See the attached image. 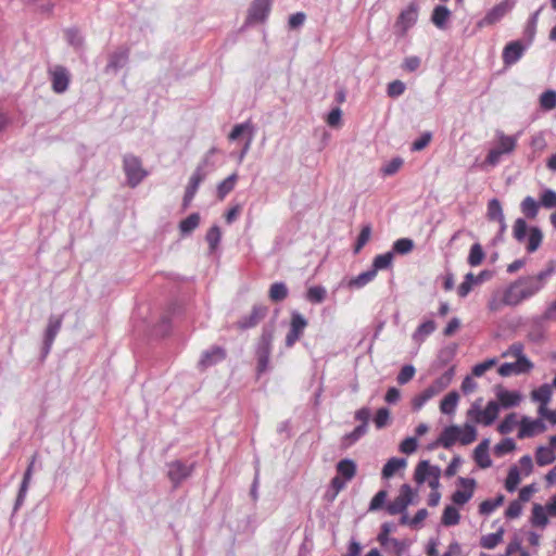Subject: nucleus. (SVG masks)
Wrapping results in <instances>:
<instances>
[{"label":"nucleus","instance_id":"1","mask_svg":"<svg viewBox=\"0 0 556 556\" xmlns=\"http://www.w3.org/2000/svg\"><path fill=\"white\" fill-rule=\"evenodd\" d=\"M534 294V288H532L528 278L521 277L511 282L504 290L493 292L489 300L488 307L491 312H497L504 306H516Z\"/></svg>","mask_w":556,"mask_h":556},{"label":"nucleus","instance_id":"2","mask_svg":"<svg viewBox=\"0 0 556 556\" xmlns=\"http://www.w3.org/2000/svg\"><path fill=\"white\" fill-rule=\"evenodd\" d=\"M274 337L275 325L273 323L263 325L261 333L257 337L253 349L254 357L256 361V379H260L265 372L271 369L270 355L273 351Z\"/></svg>","mask_w":556,"mask_h":556},{"label":"nucleus","instance_id":"3","mask_svg":"<svg viewBox=\"0 0 556 556\" xmlns=\"http://www.w3.org/2000/svg\"><path fill=\"white\" fill-rule=\"evenodd\" d=\"M482 399L475 401L467 410L468 419L484 427L491 426L500 414V405L496 401H490L484 408L481 407Z\"/></svg>","mask_w":556,"mask_h":556},{"label":"nucleus","instance_id":"4","mask_svg":"<svg viewBox=\"0 0 556 556\" xmlns=\"http://www.w3.org/2000/svg\"><path fill=\"white\" fill-rule=\"evenodd\" d=\"M123 169L130 188L139 186L149 175V172L142 167V161L134 154H125L123 157Z\"/></svg>","mask_w":556,"mask_h":556},{"label":"nucleus","instance_id":"5","mask_svg":"<svg viewBox=\"0 0 556 556\" xmlns=\"http://www.w3.org/2000/svg\"><path fill=\"white\" fill-rule=\"evenodd\" d=\"M269 307L265 304H254L251 311L241 315L235 323L233 328L240 332H244L256 328L268 315Z\"/></svg>","mask_w":556,"mask_h":556},{"label":"nucleus","instance_id":"6","mask_svg":"<svg viewBox=\"0 0 556 556\" xmlns=\"http://www.w3.org/2000/svg\"><path fill=\"white\" fill-rule=\"evenodd\" d=\"M63 323V315H50L48 324L43 333L42 346L40 351L39 361L45 362L49 355L55 337L58 336Z\"/></svg>","mask_w":556,"mask_h":556},{"label":"nucleus","instance_id":"7","mask_svg":"<svg viewBox=\"0 0 556 556\" xmlns=\"http://www.w3.org/2000/svg\"><path fill=\"white\" fill-rule=\"evenodd\" d=\"M194 463L187 465L181 459H175L167 464V477L172 482L174 490L178 489L186 479L191 477L194 470Z\"/></svg>","mask_w":556,"mask_h":556},{"label":"nucleus","instance_id":"8","mask_svg":"<svg viewBox=\"0 0 556 556\" xmlns=\"http://www.w3.org/2000/svg\"><path fill=\"white\" fill-rule=\"evenodd\" d=\"M441 470L438 466H431L428 460H421L416 466L414 479L418 484L428 481L429 486L435 490L439 486Z\"/></svg>","mask_w":556,"mask_h":556},{"label":"nucleus","instance_id":"9","mask_svg":"<svg viewBox=\"0 0 556 556\" xmlns=\"http://www.w3.org/2000/svg\"><path fill=\"white\" fill-rule=\"evenodd\" d=\"M273 0H253L248 9L245 26L263 24L271 11Z\"/></svg>","mask_w":556,"mask_h":556},{"label":"nucleus","instance_id":"10","mask_svg":"<svg viewBox=\"0 0 556 556\" xmlns=\"http://www.w3.org/2000/svg\"><path fill=\"white\" fill-rule=\"evenodd\" d=\"M130 47L127 45L118 46L114 51L109 53L108 63L103 70L105 74L116 75L129 62Z\"/></svg>","mask_w":556,"mask_h":556},{"label":"nucleus","instance_id":"11","mask_svg":"<svg viewBox=\"0 0 556 556\" xmlns=\"http://www.w3.org/2000/svg\"><path fill=\"white\" fill-rule=\"evenodd\" d=\"M307 325L308 320L300 312H291L290 328L285 339L287 348H292L302 338Z\"/></svg>","mask_w":556,"mask_h":556},{"label":"nucleus","instance_id":"12","mask_svg":"<svg viewBox=\"0 0 556 556\" xmlns=\"http://www.w3.org/2000/svg\"><path fill=\"white\" fill-rule=\"evenodd\" d=\"M227 358V350L220 345H212L210 349L202 352L198 361L197 368L203 372L207 368L213 367Z\"/></svg>","mask_w":556,"mask_h":556},{"label":"nucleus","instance_id":"13","mask_svg":"<svg viewBox=\"0 0 556 556\" xmlns=\"http://www.w3.org/2000/svg\"><path fill=\"white\" fill-rule=\"evenodd\" d=\"M514 7L509 0H503L486 12L483 18L478 21L477 27L483 28L498 23Z\"/></svg>","mask_w":556,"mask_h":556},{"label":"nucleus","instance_id":"14","mask_svg":"<svg viewBox=\"0 0 556 556\" xmlns=\"http://www.w3.org/2000/svg\"><path fill=\"white\" fill-rule=\"evenodd\" d=\"M38 455H39L38 452L34 453V455L31 456L30 462H29L26 470L24 471L23 479H22V482L20 484V489H18L17 495H16V498H15V502H14L12 517L16 514V511L24 504V501H25V497H26V494H27V490H28V486H29V483H30V480H31V476H33V472H34L35 462L37 460Z\"/></svg>","mask_w":556,"mask_h":556},{"label":"nucleus","instance_id":"15","mask_svg":"<svg viewBox=\"0 0 556 556\" xmlns=\"http://www.w3.org/2000/svg\"><path fill=\"white\" fill-rule=\"evenodd\" d=\"M413 500V491L408 484H403L400 490L399 496L390 502L386 509L389 515H397L406 511L408 505Z\"/></svg>","mask_w":556,"mask_h":556},{"label":"nucleus","instance_id":"16","mask_svg":"<svg viewBox=\"0 0 556 556\" xmlns=\"http://www.w3.org/2000/svg\"><path fill=\"white\" fill-rule=\"evenodd\" d=\"M52 90L58 93H64L71 83V74L68 70L63 65H55L49 71Z\"/></svg>","mask_w":556,"mask_h":556},{"label":"nucleus","instance_id":"17","mask_svg":"<svg viewBox=\"0 0 556 556\" xmlns=\"http://www.w3.org/2000/svg\"><path fill=\"white\" fill-rule=\"evenodd\" d=\"M458 483L463 489L456 490L452 495V501L457 505L466 504L473 495L476 481L469 478L460 477Z\"/></svg>","mask_w":556,"mask_h":556},{"label":"nucleus","instance_id":"18","mask_svg":"<svg viewBox=\"0 0 556 556\" xmlns=\"http://www.w3.org/2000/svg\"><path fill=\"white\" fill-rule=\"evenodd\" d=\"M533 368V364L528 358L517 359L515 363H504L502 364L497 372L502 377H508L511 375H519L523 372H528Z\"/></svg>","mask_w":556,"mask_h":556},{"label":"nucleus","instance_id":"19","mask_svg":"<svg viewBox=\"0 0 556 556\" xmlns=\"http://www.w3.org/2000/svg\"><path fill=\"white\" fill-rule=\"evenodd\" d=\"M546 429L544 422L541 419H530L529 417H522L520 420V427L518 431V438H531L536 433L544 432Z\"/></svg>","mask_w":556,"mask_h":556},{"label":"nucleus","instance_id":"20","mask_svg":"<svg viewBox=\"0 0 556 556\" xmlns=\"http://www.w3.org/2000/svg\"><path fill=\"white\" fill-rule=\"evenodd\" d=\"M525 47L521 43V41H510L504 47L503 50V63L505 66H510L515 63H517L521 56L523 55Z\"/></svg>","mask_w":556,"mask_h":556},{"label":"nucleus","instance_id":"21","mask_svg":"<svg viewBox=\"0 0 556 556\" xmlns=\"http://www.w3.org/2000/svg\"><path fill=\"white\" fill-rule=\"evenodd\" d=\"M64 38L67 45L72 47L75 50V52L83 53L85 51V36L77 26H72L64 29Z\"/></svg>","mask_w":556,"mask_h":556},{"label":"nucleus","instance_id":"22","mask_svg":"<svg viewBox=\"0 0 556 556\" xmlns=\"http://www.w3.org/2000/svg\"><path fill=\"white\" fill-rule=\"evenodd\" d=\"M417 16V5L410 3L407 9L401 12L395 26L401 29L402 34H405L416 23Z\"/></svg>","mask_w":556,"mask_h":556},{"label":"nucleus","instance_id":"23","mask_svg":"<svg viewBox=\"0 0 556 556\" xmlns=\"http://www.w3.org/2000/svg\"><path fill=\"white\" fill-rule=\"evenodd\" d=\"M255 132V127L251 121L241 124H236L228 135L230 141H237L241 137H245V141H252Z\"/></svg>","mask_w":556,"mask_h":556},{"label":"nucleus","instance_id":"24","mask_svg":"<svg viewBox=\"0 0 556 556\" xmlns=\"http://www.w3.org/2000/svg\"><path fill=\"white\" fill-rule=\"evenodd\" d=\"M459 432L460 427L456 425L444 428L437 440V444L444 448H451L456 442H458Z\"/></svg>","mask_w":556,"mask_h":556},{"label":"nucleus","instance_id":"25","mask_svg":"<svg viewBox=\"0 0 556 556\" xmlns=\"http://www.w3.org/2000/svg\"><path fill=\"white\" fill-rule=\"evenodd\" d=\"M473 459L482 469H486L492 466V460L489 455V440H483L476 446L473 451Z\"/></svg>","mask_w":556,"mask_h":556},{"label":"nucleus","instance_id":"26","mask_svg":"<svg viewBox=\"0 0 556 556\" xmlns=\"http://www.w3.org/2000/svg\"><path fill=\"white\" fill-rule=\"evenodd\" d=\"M496 399L498 405L509 408L517 406L521 401V395L517 391H508L500 388L496 392Z\"/></svg>","mask_w":556,"mask_h":556},{"label":"nucleus","instance_id":"27","mask_svg":"<svg viewBox=\"0 0 556 556\" xmlns=\"http://www.w3.org/2000/svg\"><path fill=\"white\" fill-rule=\"evenodd\" d=\"M337 471L338 475L334 478H332L329 486L333 488V490L340 491L344 488L345 483L348 482V457L342 458L337 464Z\"/></svg>","mask_w":556,"mask_h":556},{"label":"nucleus","instance_id":"28","mask_svg":"<svg viewBox=\"0 0 556 556\" xmlns=\"http://www.w3.org/2000/svg\"><path fill=\"white\" fill-rule=\"evenodd\" d=\"M369 418L370 410L368 408H362L355 413V419L359 421L361 425L356 427L352 433H350V440H357L366 432Z\"/></svg>","mask_w":556,"mask_h":556},{"label":"nucleus","instance_id":"29","mask_svg":"<svg viewBox=\"0 0 556 556\" xmlns=\"http://www.w3.org/2000/svg\"><path fill=\"white\" fill-rule=\"evenodd\" d=\"M200 222H201L200 213H198V212L191 213L188 217L180 220V223L178 225L180 235L182 237H187V236L191 235L193 232V230L195 228H198V226L200 225Z\"/></svg>","mask_w":556,"mask_h":556},{"label":"nucleus","instance_id":"30","mask_svg":"<svg viewBox=\"0 0 556 556\" xmlns=\"http://www.w3.org/2000/svg\"><path fill=\"white\" fill-rule=\"evenodd\" d=\"M289 295V289L283 281H276L270 285L268 290V298L274 303L285 301Z\"/></svg>","mask_w":556,"mask_h":556},{"label":"nucleus","instance_id":"31","mask_svg":"<svg viewBox=\"0 0 556 556\" xmlns=\"http://www.w3.org/2000/svg\"><path fill=\"white\" fill-rule=\"evenodd\" d=\"M238 178V174L232 173L217 185L216 197L218 200H224L235 189Z\"/></svg>","mask_w":556,"mask_h":556},{"label":"nucleus","instance_id":"32","mask_svg":"<svg viewBox=\"0 0 556 556\" xmlns=\"http://www.w3.org/2000/svg\"><path fill=\"white\" fill-rule=\"evenodd\" d=\"M486 215L490 220L498 222L502 229L505 228V217L501 202L497 199H492L489 201Z\"/></svg>","mask_w":556,"mask_h":556},{"label":"nucleus","instance_id":"33","mask_svg":"<svg viewBox=\"0 0 556 556\" xmlns=\"http://www.w3.org/2000/svg\"><path fill=\"white\" fill-rule=\"evenodd\" d=\"M459 402V394L456 391L447 393L440 403V410L445 415H454Z\"/></svg>","mask_w":556,"mask_h":556},{"label":"nucleus","instance_id":"34","mask_svg":"<svg viewBox=\"0 0 556 556\" xmlns=\"http://www.w3.org/2000/svg\"><path fill=\"white\" fill-rule=\"evenodd\" d=\"M540 202L534 198L528 195L520 203L521 213L529 219H534L538 216Z\"/></svg>","mask_w":556,"mask_h":556},{"label":"nucleus","instance_id":"35","mask_svg":"<svg viewBox=\"0 0 556 556\" xmlns=\"http://www.w3.org/2000/svg\"><path fill=\"white\" fill-rule=\"evenodd\" d=\"M556 460L552 446H539L535 452V462L539 466H547Z\"/></svg>","mask_w":556,"mask_h":556},{"label":"nucleus","instance_id":"36","mask_svg":"<svg viewBox=\"0 0 556 556\" xmlns=\"http://www.w3.org/2000/svg\"><path fill=\"white\" fill-rule=\"evenodd\" d=\"M554 273V266L551 264L546 269L541 270L539 274L533 276H526L538 293L544 286L546 279Z\"/></svg>","mask_w":556,"mask_h":556},{"label":"nucleus","instance_id":"37","mask_svg":"<svg viewBox=\"0 0 556 556\" xmlns=\"http://www.w3.org/2000/svg\"><path fill=\"white\" fill-rule=\"evenodd\" d=\"M327 298V290L323 286H312L305 293V299L312 304H320Z\"/></svg>","mask_w":556,"mask_h":556},{"label":"nucleus","instance_id":"38","mask_svg":"<svg viewBox=\"0 0 556 556\" xmlns=\"http://www.w3.org/2000/svg\"><path fill=\"white\" fill-rule=\"evenodd\" d=\"M451 16V11L444 5H438L433 9L431 22L439 28H444L447 20Z\"/></svg>","mask_w":556,"mask_h":556},{"label":"nucleus","instance_id":"39","mask_svg":"<svg viewBox=\"0 0 556 556\" xmlns=\"http://www.w3.org/2000/svg\"><path fill=\"white\" fill-rule=\"evenodd\" d=\"M552 394L553 387L545 383L531 392V399L540 404H548L552 399Z\"/></svg>","mask_w":556,"mask_h":556},{"label":"nucleus","instance_id":"40","mask_svg":"<svg viewBox=\"0 0 556 556\" xmlns=\"http://www.w3.org/2000/svg\"><path fill=\"white\" fill-rule=\"evenodd\" d=\"M542 240H543L542 231L538 227L530 228L528 240H527V247H526L527 251L529 253L535 252L540 248Z\"/></svg>","mask_w":556,"mask_h":556},{"label":"nucleus","instance_id":"41","mask_svg":"<svg viewBox=\"0 0 556 556\" xmlns=\"http://www.w3.org/2000/svg\"><path fill=\"white\" fill-rule=\"evenodd\" d=\"M477 440V430L473 425L465 424L460 427L458 442L463 445H469Z\"/></svg>","mask_w":556,"mask_h":556},{"label":"nucleus","instance_id":"42","mask_svg":"<svg viewBox=\"0 0 556 556\" xmlns=\"http://www.w3.org/2000/svg\"><path fill=\"white\" fill-rule=\"evenodd\" d=\"M222 239V230L218 225H213L205 235V240L208 244L210 251L214 252L220 242Z\"/></svg>","mask_w":556,"mask_h":556},{"label":"nucleus","instance_id":"43","mask_svg":"<svg viewBox=\"0 0 556 556\" xmlns=\"http://www.w3.org/2000/svg\"><path fill=\"white\" fill-rule=\"evenodd\" d=\"M438 395L437 391L432 386L426 388L421 393L417 394L413 399V407L414 409H420L430 399Z\"/></svg>","mask_w":556,"mask_h":556},{"label":"nucleus","instance_id":"44","mask_svg":"<svg viewBox=\"0 0 556 556\" xmlns=\"http://www.w3.org/2000/svg\"><path fill=\"white\" fill-rule=\"evenodd\" d=\"M547 514L548 513L546 510V507L544 508L543 506H541L539 504L534 505L533 509H532V518H531L532 525L535 527L544 528L548 522Z\"/></svg>","mask_w":556,"mask_h":556},{"label":"nucleus","instance_id":"45","mask_svg":"<svg viewBox=\"0 0 556 556\" xmlns=\"http://www.w3.org/2000/svg\"><path fill=\"white\" fill-rule=\"evenodd\" d=\"M172 330V318L169 315H163L153 326V333L157 337H166Z\"/></svg>","mask_w":556,"mask_h":556},{"label":"nucleus","instance_id":"46","mask_svg":"<svg viewBox=\"0 0 556 556\" xmlns=\"http://www.w3.org/2000/svg\"><path fill=\"white\" fill-rule=\"evenodd\" d=\"M406 462L403 458L393 457L387 462L382 469L383 478H391L399 469L405 467Z\"/></svg>","mask_w":556,"mask_h":556},{"label":"nucleus","instance_id":"47","mask_svg":"<svg viewBox=\"0 0 556 556\" xmlns=\"http://www.w3.org/2000/svg\"><path fill=\"white\" fill-rule=\"evenodd\" d=\"M485 257V253L480 243H475L471 245L469 255H468V264L472 267L479 266Z\"/></svg>","mask_w":556,"mask_h":556},{"label":"nucleus","instance_id":"48","mask_svg":"<svg viewBox=\"0 0 556 556\" xmlns=\"http://www.w3.org/2000/svg\"><path fill=\"white\" fill-rule=\"evenodd\" d=\"M520 472L517 466H511L508 470L506 480H505V489L508 492H514L518 484L520 483Z\"/></svg>","mask_w":556,"mask_h":556},{"label":"nucleus","instance_id":"49","mask_svg":"<svg viewBox=\"0 0 556 556\" xmlns=\"http://www.w3.org/2000/svg\"><path fill=\"white\" fill-rule=\"evenodd\" d=\"M204 175L199 170H194L189 178L188 185L185 189V193H189L194 197L198 192L199 186L205 180Z\"/></svg>","mask_w":556,"mask_h":556},{"label":"nucleus","instance_id":"50","mask_svg":"<svg viewBox=\"0 0 556 556\" xmlns=\"http://www.w3.org/2000/svg\"><path fill=\"white\" fill-rule=\"evenodd\" d=\"M256 530V517L255 515H249L238 525V531L253 536Z\"/></svg>","mask_w":556,"mask_h":556},{"label":"nucleus","instance_id":"51","mask_svg":"<svg viewBox=\"0 0 556 556\" xmlns=\"http://www.w3.org/2000/svg\"><path fill=\"white\" fill-rule=\"evenodd\" d=\"M460 520V515L454 506H446L442 515V523L444 526H456Z\"/></svg>","mask_w":556,"mask_h":556},{"label":"nucleus","instance_id":"52","mask_svg":"<svg viewBox=\"0 0 556 556\" xmlns=\"http://www.w3.org/2000/svg\"><path fill=\"white\" fill-rule=\"evenodd\" d=\"M540 106L545 111H551L556 108V91L546 90L540 96Z\"/></svg>","mask_w":556,"mask_h":556},{"label":"nucleus","instance_id":"53","mask_svg":"<svg viewBox=\"0 0 556 556\" xmlns=\"http://www.w3.org/2000/svg\"><path fill=\"white\" fill-rule=\"evenodd\" d=\"M515 448H516L515 441L510 438H506V439L502 440L501 442H498L494 446V454L496 456L501 457L503 455H506V454L513 452Z\"/></svg>","mask_w":556,"mask_h":556},{"label":"nucleus","instance_id":"54","mask_svg":"<svg viewBox=\"0 0 556 556\" xmlns=\"http://www.w3.org/2000/svg\"><path fill=\"white\" fill-rule=\"evenodd\" d=\"M516 139L511 136L501 135L498 146L496 147L502 153H510L516 149Z\"/></svg>","mask_w":556,"mask_h":556},{"label":"nucleus","instance_id":"55","mask_svg":"<svg viewBox=\"0 0 556 556\" xmlns=\"http://www.w3.org/2000/svg\"><path fill=\"white\" fill-rule=\"evenodd\" d=\"M477 283L476 276L472 273H468L465 276L464 281L459 285L457 293L460 298H465L471 291L472 286Z\"/></svg>","mask_w":556,"mask_h":556},{"label":"nucleus","instance_id":"56","mask_svg":"<svg viewBox=\"0 0 556 556\" xmlns=\"http://www.w3.org/2000/svg\"><path fill=\"white\" fill-rule=\"evenodd\" d=\"M393 254L391 252L379 254L374 258L372 268L377 273L378 269H386L392 264Z\"/></svg>","mask_w":556,"mask_h":556},{"label":"nucleus","instance_id":"57","mask_svg":"<svg viewBox=\"0 0 556 556\" xmlns=\"http://www.w3.org/2000/svg\"><path fill=\"white\" fill-rule=\"evenodd\" d=\"M503 539V531H498L496 533H490L488 535L482 536L481 539V546L486 549L494 548Z\"/></svg>","mask_w":556,"mask_h":556},{"label":"nucleus","instance_id":"58","mask_svg":"<svg viewBox=\"0 0 556 556\" xmlns=\"http://www.w3.org/2000/svg\"><path fill=\"white\" fill-rule=\"evenodd\" d=\"M375 269H369L367 271L362 273L353 280H350V286H355L357 288H362L366 286L368 282L372 281L376 277Z\"/></svg>","mask_w":556,"mask_h":556},{"label":"nucleus","instance_id":"59","mask_svg":"<svg viewBox=\"0 0 556 556\" xmlns=\"http://www.w3.org/2000/svg\"><path fill=\"white\" fill-rule=\"evenodd\" d=\"M517 424L516 414H508L498 425L497 431L502 434H507L513 431L515 425Z\"/></svg>","mask_w":556,"mask_h":556},{"label":"nucleus","instance_id":"60","mask_svg":"<svg viewBox=\"0 0 556 556\" xmlns=\"http://www.w3.org/2000/svg\"><path fill=\"white\" fill-rule=\"evenodd\" d=\"M527 230H528V225L525 219L518 218L515 220V224L513 227V233H514V238L517 241L522 242L526 239Z\"/></svg>","mask_w":556,"mask_h":556},{"label":"nucleus","instance_id":"61","mask_svg":"<svg viewBox=\"0 0 556 556\" xmlns=\"http://www.w3.org/2000/svg\"><path fill=\"white\" fill-rule=\"evenodd\" d=\"M414 249V242L408 238H401L393 244V250L399 254L409 253Z\"/></svg>","mask_w":556,"mask_h":556},{"label":"nucleus","instance_id":"62","mask_svg":"<svg viewBox=\"0 0 556 556\" xmlns=\"http://www.w3.org/2000/svg\"><path fill=\"white\" fill-rule=\"evenodd\" d=\"M540 205L545 208L556 207V192L551 189L544 190L540 198Z\"/></svg>","mask_w":556,"mask_h":556},{"label":"nucleus","instance_id":"63","mask_svg":"<svg viewBox=\"0 0 556 556\" xmlns=\"http://www.w3.org/2000/svg\"><path fill=\"white\" fill-rule=\"evenodd\" d=\"M420 64H421V60L419 56L410 55L403 60L401 67L403 71H405L407 73H413V72H416L420 67Z\"/></svg>","mask_w":556,"mask_h":556},{"label":"nucleus","instance_id":"64","mask_svg":"<svg viewBox=\"0 0 556 556\" xmlns=\"http://www.w3.org/2000/svg\"><path fill=\"white\" fill-rule=\"evenodd\" d=\"M415 372L416 369L413 365L403 366L396 378L399 384H406L409 382L414 378Z\"/></svg>","mask_w":556,"mask_h":556}]
</instances>
